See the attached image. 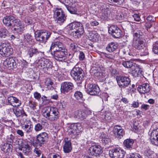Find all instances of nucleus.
Masks as SVG:
<instances>
[{
	"mask_svg": "<svg viewBox=\"0 0 158 158\" xmlns=\"http://www.w3.org/2000/svg\"><path fill=\"white\" fill-rule=\"evenodd\" d=\"M138 90L140 93L144 94L148 93L150 90L149 85L147 83L143 84L139 86Z\"/></svg>",
	"mask_w": 158,
	"mask_h": 158,
	"instance_id": "393cba45",
	"label": "nucleus"
},
{
	"mask_svg": "<svg viewBox=\"0 0 158 158\" xmlns=\"http://www.w3.org/2000/svg\"><path fill=\"white\" fill-rule=\"evenodd\" d=\"M70 46L71 50L74 52L77 51V44L76 43L73 42L70 44Z\"/></svg>",
	"mask_w": 158,
	"mask_h": 158,
	"instance_id": "3c124183",
	"label": "nucleus"
},
{
	"mask_svg": "<svg viewBox=\"0 0 158 158\" xmlns=\"http://www.w3.org/2000/svg\"><path fill=\"white\" fill-rule=\"evenodd\" d=\"M13 49L9 43L2 42L0 44V54L3 56L8 57L12 54Z\"/></svg>",
	"mask_w": 158,
	"mask_h": 158,
	"instance_id": "1a4fd4ad",
	"label": "nucleus"
},
{
	"mask_svg": "<svg viewBox=\"0 0 158 158\" xmlns=\"http://www.w3.org/2000/svg\"><path fill=\"white\" fill-rule=\"evenodd\" d=\"M158 138V131L154 130L151 132L150 135L151 139H155Z\"/></svg>",
	"mask_w": 158,
	"mask_h": 158,
	"instance_id": "ea45409f",
	"label": "nucleus"
},
{
	"mask_svg": "<svg viewBox=\"0 0 158 158\" xmlns=\"http://www.w3.org/2000/svg\"><path fill=\"white\" fill-rule=\"evenodd\" d=\"M15 138V136L13 135L12 134H11L9 135H8L7 136V141L8 142H9L10 143H13L14 142Z\"/></svg>",
	"mask_w": 158,
	"mask_h": 158,
	"instance_id": "a18cd8bd",
	"label": "nucleus"
},
{
	"mask_svg": "<svg viewBox=\"0 0 158 158\" xmlns=\"http://www.w3.org/2000/svg\"><path fill=\"white\" fill-rule=\"evenodd\" d=\"M146 19L148 22L153 23L156 20V18L152 15H149L146 18Z\"/></svg>",
	"mask_w": 158,
	"mask_h": 158,
	"instance_id": "09e8293b",
	"label": "nucleus"
},
{
	"mask_svg": "<svg viewBox=\"0 0 158 158\" xmlns=\"http://www.w3.org/2000/svg\"><path fill=\"white\" fill-rule=\"evenodd\" d=\"M86 91L90 95H98L100 94V90L98 85L91 84L87 85Z\"/></svg>",
	"mask_w": 158,
	"mask_h": 158,
	"instance_id": "2eb2a0df",
	"label": "nucleus"
},
{
	"mask_svg": "<svg viewBox=\"0 0 158 158\" xmlns=\"http://www.w3.org/2000/svg\"><path fill=\"white\" fill-rule=\"evenodd\" d=\"M121 63L125 67L131 69V72L135 77H138L142 74V70L139 66L131 60H122Z\"/></svg>",
	"mask_w": 158,
	"mask_h": 158,
	"instance_id": "7ed1b4c3",
	"label": "nucleus"
},
{
	"mask_svg": "<svg viewBox=\"0 0 158 158\" xmlns=\"http://www.w3.org/2000/svg\"><path fill=\"white\" fill-rule=\"evenodd\" d=\"M108 2L115 6H120L124 3V0H107Z\"/></svg>",
	"mask_w": 158,
	"mask_h": 158,
	"instance_id": "72a5a7b5",
	"label": "nucleus"
},
{
	"mask_svg": "<svg viewBox=\"0 0 158 158\" xmlns=\"http://www.w3.org/2000/svg\"><path fill=\"white\" fill-rule=\"evenodd\" d=\"M70 29H75L72 32L73 36L75 38H79L81 37L84 32V29L82 24L80 22H74L69 24Z\"/></svg>",
	"mask_w": 158,
	"mask_h": 158,
	"instance_id": "20e7f679",
	"label": "nucleus"
},
{
	"mask_svg": "<svg viewBox=\"0 0 158 158\" xmlns=\"http://www.w3.org/2000/svg\"><path fill=\"white\" fill-rule=\"evenodd\" d=\"M4 25L7 27L11 26L14 28L13 31L15 33L21 34L24 30L23 24L18 19L12 15L6 16L3 20Z\"/></svg>",
	"mask_w": 158,
	"mask_h": 158,
	"instance_id": "f03ea898",
	"label": "nucleus"
},
{
	"mask_svg": "<svg viewBox=\"0 0 158 158\" xmlns=\"http://www.w3.org/2000/svg\"><path fill=\"white\" fill-rule=\"evenodd\" d=\"M153 154V152L150 150H146L144 152V155L148 157L151 156Z\"/></svg>",
	"mask_w": 158,
	"mask_h": 158,
	"instance_id": "13d9d810",
	"label": "nucleus"
},
{
	"mask_svg": "<svg viewBox=\"0 0 158 158\" xmlns=\"http://www.w3.org/2000/svg\"><path fill=\"white\" fill-rule=\"evenodd\" d=\"M116 80L118 85L119 87L125 88L130 83V78L127 77L118 76L116 77Z\"/></svg>",
	"mask_w": 158,
	"mask_h": 158,
	"instance_id": "ddd939ff",
	"label": "nucleus"
},
{
	"mask_svg": "<svg viewBox=\"0 0 158 158\" xmlns=\"http://www.w3.org/2000/svg\"><path fill=\"white\" fill-rule=\"evenodd\" d=\"M30 114L32 117V118H39V113L38 111L36 112L35 111H31L30 113Z\"/></svg>",
	"mask_w": 158,
	"mask_h": 158,
	"instance_id": "8fccbe9b",
	"label": "nucleus"
},
{
	"mask_svg": "<svg viewBox=\"0 0 158 158\" xmlns=\"http://www.w3.org/2000/svg\"><path fill=\"white\" fill-rule=\"evenodd\" d=\"M51 54L54 58L59 61H65L68 57L67 49L60 42L52 43L50 47Z\"/></svg>",
	"mask_w": 158,
	"mask_h": 158,
	"instance_id": "f257e3e1",
	"label": "nucleus"
},
{
	"mask_svg": "<svg viewBox=\"0 0 158 158\" xmlns=\"http://www.w3.org/2000/svg\"><path fill=\"white\" fill-rule=\"evenodd\" d=\"M14 112L17 117H19L22 115V116H27V114L25 112L23 109L16 108L15 110H13Z\"/></svg>",
	"mask_w": 158,
	"mask_h": 158,
	"instance_id": "7c9ffc66",
	"label": "nucleus"
},
{
	"mask_svg": "<svg viewBox=\"0 0 158 158\" xmlns=\"http://www.w3.org/2000/svg\"><path fill=\"white\" fill-rule=\"evenodd\" d=\"M14 98L15 97L12 96H10L7 98L9 103L12 106H13Z\"/></svg>",
	"mask_w": 158,
	"mask_h": 158,
	"instance_id": "6e6d98bb",
	"label": "nucleus"
},
{
	"mask_svg": "<svg viewBox=\"0 0 158 158\" xmlns=\"http://www.w3.org/2000/svg\"><path fill=\"white\" fill-rule=\"evenodd\" d=\"M68 11L71 14H76L77 12V9L75 7L69 5L68 4L65 6Z\"/></svg>",
	"mask_w": 158,
	"mask_h": 158,
	"instance_id": "e433bc0d",
	"label": "nucleus"
},
{
	"mask_svg": "<svg viewBox=\"0 0 158 158\" xmlns=\"http://www.w3.org/2000/svg\"><path fill=\"white\" fill-rule=\"evenodd\" d=\"M152 25L153 23L147 21L145 23V26L147 29H148L150 28L152 26Z\"/></svg>",
	"mask_w": 158,
	"mask_h": 158,
	"instance_id": "338daca9",
	"label": "nucleus"
},
{
	"mask_svg": "<svg viewBox=\"0 0 158 158\" xmlns=\"http://www.w3.org/2000/svg\"><path fill=\"white\" fill-rule=\"evenodd\" d=\"M75 97L77 99H81L83 97L82 93L79 91H77L74 94V95Z\"/></svg>",
	"mask_w": 158,
	"mask_h": 158,
	"instance_id": "49530a36",
	"label": "nucleus"
},
{
	"mask_svg": "<svg viewBox=\"0 0 158 158\" xmlns=\"http://www.w3.org/2000/svg\"><path fill=\"white\" fill-rule=\"evenodd\" d=\"M90 24L92 27H94L98 26L99 24V23L97 21L93 20L90 22Z\"/></svg>",
	"mask_w": 158,
	"mask_h": 158,
	"instance_id": "4d7b16f0",
	"label": "nucleus"
},
{
	"mask_svg": "<svg viewBox=\"0 0 158 158\" xmlns=\"http://www.w3.org/2000/svg\"><path fill=\"white\" fill-rule=\"evenodd\" d=\"M24 39L23 41L25 43H28L31 41L32 40V36L31 34L28 33L24 35Z\"/></svg>",
	"mask_w": 158,
	"mask_h": 158,
	"instance_id": "58836bf2",
	"label": "nucleus"
},
{
	"mask_svg": "<svg viewBox=\"0 0 158 158\" xmlns=\"http://www.w3.org/2000/svg\"><path fill=\"white\" fill-rule=\"evenodd\" d=\"M60 116V112L58 109L54 107L53 109H52L48 120L51 121H56L59 118Z\"/></svg>",
	"mask_w": 158,
	"mask_h": 158,
	"instance_id": "aec40b11",
	"label": "nucleus"
},
{
	"mask_svg": "<svg viewBox=\"0 0 158 158\" xmlns=\"http://www.w3.org/2000/svg\"><path fill=\"white\" fill-rule=\"evenodd\" d=\"M48 135L45 132H42L36 136V139L34 140L31 143V144L35 147H42L47 142Z\"/></svg>",
	"mask_w": 158,
	"mask_h": 158,
	"instance_id": "423d86ee",
	"label": "nucleus"
},
{
	"mask_svg": "<svg viewBox=\"0 0 158 158\" xmlns=\"http://www.w3.org/2000/svg\"><path fill=\"white\" fill-rule=\"evenodd\" d=\"M90 23H86L85 25V29L89 32H91L93 30L92 28L91 27Z\"/></svg>",
	"mask_w": 158,
	"mask_h": 158,
	"instance_id": "5fc2aeb1",
	"label": "nucleus"
},
{
	"mask_svg": "<svg viewBox=\"0 0 158 158\" xmlns=\"http://www.w3.org/2000/svg\"><path fill=\"white\" fill-rule=\"evenodd\" d=\"M23 128L24 130L27 134L31 133L33 131V126L31 123L25 124L23 126Z\"/></svg>",
	"mask_w": 158,
	"mask_h": 158,
	"instance_id": "f704fd0d",
	"label": "nucleus"
},
{
	"mask_svg": "<svg viewBox=\"0 0 158 158\" xmlns=\"http://www.w3.org/2000/svg\"><path fill=\"white\" fill-rule=\"evenodd\" d=\"M74 88L73 84L70 82H64L61 84L60 90L63 94L72 92Z\"/></svg>",
	"mask_w": 158,
	"mask_h": 158,
	"instance_id": "dca6fc26",
	"label": "nucleus"
},
{
	"mask_svg": "<svg viewBox=\"0 0 158 158\" xmlns=\"http://www.w3.org/2000/svg\"><path fill=\"white\" fill-rule=\"evenodd\" d=\"M44 69L46 68L48 69L52 68V63L49 60L44 59Z\"/></svg>",
	"mask_w": 158,
	"mask_h": 158,
	"instance_id": "4c0bfd02",
	"label": "nucleus"
},
{
	"mask_svg": "<svg viewBox=\"0 0 158 158\" xmlns=\"http://www.w3.org/2000/svg\"><path fill=\"white\" fill-rule=\"evenodd\" d=\"M48 158H61L60 156L58 154H55L53 153H52L49 154Z\"/></svg>",
	"mask_w": 158,
	"mask_h": 158,
	"instance_id": "603ef678",
	"label": "nucleus"
},
{
	"mask_svg": "<svg viewBox=\"0 0 158 158\" xmlns=\"http://www.w3.org/2000/svg\"><path fill=\"white\" fill-rule=\"evenodd\" d=\"M152 50L155 54H158V42L156 43L154 45Z\"/></svg>",
	"mask_w": 158,
	"mask_h": 158,
	"instance_id": "864d4df0",
	"label": "nucleus"
},
{
	"mask_svg": "<svg viewBox=\"0 0 158 158\" xmlns=\"http://www.w3.org/2000/svg\"><path fill=\"white\" fill-rule=\"evenodd\" d=\"M65 144L63 146V151L66 153L70 152L72 148L71 146V139L68 138H66L64 139Z\"/></svg>",
	"mask_w": 158,
	"mask_h": 158,
	"instance_id": "4be33fe9",
	"label": "nucleus"
},
{
	"mask_svg": "<svg viewBox=\"0 0 158 158\" xmlns=\"http://www.w3.org/2000/svg\"><path fill=\"white\" fill-rule=\"evenodd\" d=\"M14 106L16 107L20 106L21 104V102L16 97L14 98Z\"/></svg>",
	"mask_w": 158,
	"mask_h": 158,
	"instance_id": "de8ad7c7",
	"label": "nucleus"
},
{
	"mask_svg": "<svg viewBox=\"0 0 158 158\" xmlns=\"http://www.w3.org/2000/svg\"><path fill=\"white\" fill-rule=\"evenodd\" d=\"M86 123L91 128L96 127L98 125V122L94 118H91L87 120Z\"/></svg>",
	"mask_w": 158,
	"mask_h": 158,
	"instance_id": "cd10ccee",
	"label": "nucleus"
},
{
	"mask_svg": "<svg viewBox=\"0 0 158 158\" xmlns=\"http://www.w3.org/2000/svg\"><path fill=\"white\" fill-rule=\"evenodd\" d=\"M12 147L13 146L11 144L6 143L2 145L1 149L5 153H6L11 151Z\"/></svg>",
	"mask_w": 158,
	"mask_h": 158,
	"instance_id": "bb28decb",
	"label": "nucleus"
},
{
	"mask_svg": "<svg viewBox=\"0 0 158 158\" xmlns=\"http://www.w3.org/2000/svg\"><path fill=\"white\" fill-rule=\"evenodd\" d=\"M51 33L46 30H42L35 33L36 40L41 43H46L50 37Z\"/></svg>",
	"mask_w": 158,
	"mask_h": 158,
	"instance_id": "6e6552de",
	"label": "nucleus"
},
{
	"mask_svg": "<svg viewBox=\"0 0 158 158\" xmlns=\"http://www.w3.org/2000/svg\"><path fill=\"white\" fill-rule=\"evenodd\" d=\"M129 158H142V156L139 154H133L131 155Z\"/></svg>",
	"mask_w": 158,
	"mask_h": 158,
	"instance_id": "680f3d73",
	"label": "nucleus"
},
{
	"mask_svg": "<svg viewBox=\"0 0 158 158\" xmlns=\"http://www.w3.org/2000/svg\"><path fill=\"white\" fill-rule=\"evenodd\" d=\"M133 130H135V131H138L139 127L138 123L135 122L134 123L133 125Z\"/></svg>",
	"mask_w": 158,
	"mask_h": 158,
	"instance_id": "bf43d9fd",
	"label": "nucleus"
},
{
	"mask_svg": "<svg viewBox=\"0 0 158 158\" xmlns=\"http://www.w3.org/2000/svg\"><path fill=\"white\" fill-rule=\"evenodd\" d=\"M91 35H90V38H91L90 40H96L97 39V36H98V33L95 34H93L92 33H91Z\"/></svg>",
	"mask_w": 158,
	"mask_h": 158,
	"instance_id": "052dcab7",
	"label": "nucleus"
},
{
	"mask_svg": "<svg viewBox=\"0 0 158 158\" xmlns=\"http://www.w3.org/2000/svg\"><path fill=\"white\" fill-rule=\"evenodd\" d=\"M126 17V15L122 12H120L116 15L117 19L119 20H122Z\"/></svg>",
	"mask_w": 158,
	"mask_h": 158,
	"instance_id": "37998d69",
	"label": "nucleus"
},
{
	"mask_svg": "<svg viewBox=\"0 0 158 158\" xmlns=\"http://www.w3.org/2000/svg\"><path fill=\"white\" fill-rule=\"evenodd\" d=\"M8 35V31L5 28H3L0 30V38H5Z\"/></svg>",
	"mask_w": 158,
	"mask_h": 158,
	"instance_id": "c9c22d12",
	"label": "nucleus"
},
{
	"mask_svg": "<svg viewBox=\"0 0 158 158\" xmlns=\"http://www.w3.org/2000/svg\"><path fill=\"white\" fill-rule=\"evenodd\" d=\"M114 133L116 137L121 138L124 134L123 130L120 126H116L114 129Z\"/></svg>",
	"mask_w": 158,
	"mask_h": 158,
	"instance_id": "b1692460",
	"label": "nucleus"
},
{
	"mask_svg": "<svg viewBox=\"0 0 158 158\" xmlns=\"http://www.w3.org/2000/svg\"><path fill=\"white\" fill-rule=\"evenodd\" d=\"M83 129L81 124L79 123H72L67 128L69 134L73 138L79 135Z\"/></svg>",
	"mask_w": 158,
	"mask_h": 158,
	"instance_id": "39448f33",
	"label": "nucleus"
},
{
	"mask_svg": "<svg viewBox=\"0 0 158 158\" xmlns=\"http://www.w3.org/2000/svg\"><path fill=\"white\" fill-rule=\"evenodd\" d=\"M28 105L30 108L33 110H35L36 109V107L37 105L36 102H35L30 101H29Z\"/></svg>",
	"mask_w": 158,
	"mask_h": 158,
	"instance_id": "c03bdc74",
	"label": "nucleus"
},
{
	"mask_svg": "<svg viewBox=\"0 0 158 158\" xmlns=\"http://www.w3.org/2000/svg\"><path fill=\"white\" fill-rule=\"evenodd\" d=\"M79 58L80 60H83L85 58V56L83 52H80L79 56Z\"/></svg>",
	"mask_w": 158,
	"mask_h": 158,
	"instance_id": "e2e57ef3",
	"label": "nucleus"
},
{
	"mask_svg": "<svg viewBox=\"0 0 158 158\" xmlns=\"http://www.w3.org/2000/svg\"><path fill=\"white\" fill-rule=\"evenodd\" d=\"M101 141L104 145L108 144L110 142V139L108 136L104 133H102L101 135Z\"/></svg>",
	"mask_w": 158,
	"mask_h": 158,
	"instance_id": "2f4dec72",
	"label": "nucleus"
},
{
	"mask_svg": "<svg viewBox=\"0 0 158 158\" xmlns=\"http://www.w3.org/2000/svg\"><path fill=\"white\" fill-rule=\"evenodd\" d=\"M102 152L101 147L98 145L91 146L88 150V152L90 155L96 156L100 155Z\"/></svg>",
	"mask_w": 158,
	"mask_h": 158,
	"instance_id": "f3484780",
	"label": "nucleus"
},
{
	"mask_svg": "<svg viewBox=\"0 0 158 158\" xmlns=\"http://www.w3.org/2000/svg\"><path fill=\"white\" fill-rule=\"evenodd\" d=\"M134 143V141L132 139H127L124 142V146L127 149H130L132 148V147Z\"/></svg>",
	"mask_w": 158,
	"mask_h": 158,
	"instance_id": "473e14b6",
	"label": "nucleus"
},
{
	"mask_svg": "<svg viewBox=\"0 0 158 158\" xmlns=\"http://www.w3.org/2000/svg\"><path fill=\"white\" fill-rule=\"evenodd\" d=\"M125 153L123 150L118 148H113L109 152L110 156L112 158H123Z\"/></svg>",
	"mask_w": 158,
	"mask_h": 158,
	"instance_id": "f8f14e48",
	"label": "nucleus"
},
{
	"mask_svg": "<svg viewBox=\"0 0 158 158\" xmlns=\"http://www.w3.org/2000/svg\"><path fill=\"white\" fill-rule=\"evenodd\" d=\"M53 11L54 16L56 17L57 22L61 24L66 19L64 12L61 8H54Z\"/></svg>",
	"mask_w": 158,
	"mask_h": 158,
	"instance_id": "9b49d317",
	"label": "nucleus"
},
{
	"mask_svg": "<svg viewBox=\"0 0 158 158\" xmlns=\"http://www.w3.org/2000/svg\"><path fill=\"white\" fill-rule=\"evenodd\" d=\"M34 97L35 99L39 100L40 99L41 96L40 93L35 92L34 94Z\"/></svg>",
	"mask_w": 158,
	"mask_h": 158,
	"instance_id": "0e129e2a",
	"label": "nucleus"
},
{
	"mask_svg": "<svg viewBox=\"0 0 158 158\" xmlns=\"http://www.w3.org/2000/svg\"><path fill=\"white\" fill-rule=\"evenodd\" d=\"M118 44L116 42H112L110 43L106 48L107 50L109 52L114 51L118 47Z\"/></svg>",
	"mask_w": 158,
	"mask_h": 158,
	"instance_id": "a878e982",
	"label": "nucleus"
},
{
	"mask_svg": "<svg viewBox=\"0 0 158 158\" xmlns=\"http://www.w3.org/2000/svg\"><path fill=\"white\" fill-rule=\"evenodd\" d=\"M75 117L80 119L85 118L87 116V114L85 112L81 110H77L75 113Z\"/></svg>",
	"mask_w": 158,
	"mask_h": 158,
	"instance_id": "c85d7f7f",
	"label": "nucleus"
},
{
	"mask_svg": "<svg viewBox=\"0 0 158 158\" xmlns=\"http://www.w3.org/2000/svg\"><path fill=\"white\" fill-rule=\"evenodd\" d=\"M102 69L100 67H96L95 69V70L94 73V76L99 79H101L102 78L103 76V68L102 67Z\"/></svg>",
	"mask_w": 158,
	"mask_h": 158,
	"instance_id": "c756f323",
	"label": "nucleus"
},
{
	"mask_svg": "<svg viewBox=\"0 0 158 158\" xmlns=\"http://www.w3.org/2000/svg\"><path fill=\"white\" fill-rule=\"evenodd\" d=\"M132 45L135 48L138 50H140L142 51L144 50L145 52L143 55H146L148 54V50L145 47L144 41L139 38H137L135 39L134 38Z\"/></svg>",
	"mask_w": 158,
	"mask_h": 158,
	"instance_id": "9d476101",
	"label": "nucleus"
},
{
	"mask_svg": "<svg viewBox=\"0 0 158 158\" xmlns=\"http://www.w3.org/2000/svg\"><path fill=\"white\" fill-rule=\"evenodd\" d=\"M133 17L134 20L136 21H139L140 20V17L138 14H134L133 15Z\"/></svg>",
	"mask_w": 158,
	"mask_h": 158,
	"instance_id": "69168bd1",
	"label": "nucleus"
},
{
	"mask_svg": "<svg viewBox=\"0 0 158 158\" xmlns=\"http://www.w3.org/2000/svg\"><path fill=\"white\" fill-rule=\"evenodd\" d=\"M108 32L114 37L118 38L122 35L121 30L115 25L110 26L109 28Z\"/></svg>",
	"mask_w": 158,
	"mask_h": 158,
	"instance_id": "4468645a",
	"label": "nucleus"
},
{
	"mask_svg": "<svg viewBox=\"0 0 158 158\" xmlns=\"http://www.w3.org/2000/svg\"><path fill=\"white\" fill-rule=\"evenodd\" d=\"M44 59H41L38 61L37 67L40 69H44Z\"/></svg>",
	"mask_w": 158,
	"mask_h": 158,
	"instance_id": "a19ab883",
	"label": "nucleus"
},
{
	"mask_svg": "<svg viewBox=\"0 0 158 158\" xmlns=\"http://www.w3.org/2000/svg\"><path fill=\"white\" fill-rule=\"evenodd\" d=\"M129 22L127 21H124L122 23V27L124 28H126L128 26H129Z\"/></svg>",
	"mask_w": 158,
	"mask_h": 158,
	"instance_id": "774afa93",
	"label": "nucleus"
},
{
	"mask_svg": "<svg viewBox=\"0 0 158 158\" xmlns=\"http://www.w3.org/2000/svg\"><path fill=\"white\" fill-rule=\"evenodd\" d=\"M53 107H54L50 106L44 107L42 110V115L43 116L48 120L52 109H53Z\"/></svg>",
	"mask_w": 158,
	"mask_h": 158,
	"instance_id": "5701e85b",
	"label": "nucleus"
},
{
	"mask_svg": "<svg viewBox=\"0 0 158 158\" xmlns=\"http://www.w3.org/2000/svg\"><path fill=\"white\" fill-rule=\"evenodd\" d=\"M44 52L40 51L37 48H30L27 49V55L29 58H32L33 56H36L40 54L43 53Z\"/></svg>",
	"mask_w": 158,
	"mask_h": 158,
	"instance_id": "412c9836",
	"label": "nucleus"
},
{
	"mask_svg": "<svg viewBox=\"0 0 158 158\" xmlns=\"http://www.w3.org/2000/svg\"><path fill=\"white\" fill-rule=\"evenodd\" d=\"M29 142L27 139H23L22 142L21 148L19 149L23 151L24 153L27 155L31 153V148L28 144Z\"/></svg>",
	"mask_w": 158,
	"mask_h": 158,
	"instance_id": "a211bd4d",
	"label": "nucleus"
},
{
	"mask_svg": "<svg viewBox=\"0 0 158 158\" xmlns=\"http://www.w3.org/2000/svg\"><path fill=\"white\" fill-rule=\"evenodd\" d=\"M71 76L76 81L81 83L85 76V74L81 68L79 67H74L71 70Z\"/></svg>",
	"mask_w": 158,
	"mask_h": 158,
	"instance_id": "0eeeda50",
	"label": "nucleus"
},
{
	"mask_svg": "<svg viewBox=\"0 0 158 158\" xmlns=\"http://www.w3.org/2000/svg\"><path fill=\"white\" fill-rule=\"evenodd\" d=\"M43 127H44L41 124L38 123L35 125L34 130L36 132H38L41 131Z\"/></svg>",
	"mask_w": 158,
	"mask_h": 158,
	"instance_id": "79ce46f5",
	"label": "nucleus"
},
{
	"mask_svg": "<svg viewBox=\"0 0 158 158\" xmlns=\"http://www.w3.org/2000/svg\"><path fill=\"white\" fill-rule=\"evenodd\" d=\"M3 64L5 67V68L10 70L15 67L16 63L12 57H10L6 59L4 61Z\"/></svg>",
	"mask_w": 158,
	"mask_h": 158,
	"instance_id": "6ab92c4d",
	"label": "nucleus"
}]
</instances>
